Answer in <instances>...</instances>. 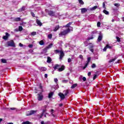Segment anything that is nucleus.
Listing matches in <instances>:
<instances>
[{
  "mask_svg": "<svg viewBox=\"0 0 124 124\" xmlns=\"http://www.w3.org/2000/svg\"><path fill=\"white\" fill-rule=\"evenodd\" d=\"M54 53L55 54H59V53H60L59 60H62V58H63V57H64V55H65L64 52H63V51H62V50H59L58 49L55 50Z\"/></svg>",
  "mask_w": 124,
  "mask_h": 124,
  "instance_id": "f257e3e1",
  "label": "nucleus"
},
{
  "mask_svg": "<svg viewBox=\"0 0 124 124\" xmlns=\"http://www.w3.org/2000/svg\"><path fill=\"white\" fill-rule=\"evenodd\" d=\"M70 32V29L68 28L66 30H63V31H61L59 34V36H65L66 34H68Z\"/></svg>",
  "mask_w": 124,
  "mask_h": 124,
  "instance_id": "f03ea898",
  "label": "nucleus"
},
{
  "mask_svg": "<svg viewBox=\"0 0 124 124\" xmlns=\"http://www.w3.org/2000/svg\"><path fill=\"white\" fill-rule=\"evenodd\" d=\"M7 44V46L10 47H14V48L16 47V46L15 45V43H14V41L13 40H10L8 41Z\"/></svg>",
  "mask_w": 124,
  "mask_h": 124,
  "instance_id": "7ed1b4c3",
  "label": "nucleus"
},
{
  "mask_svg": "<svg viewBox=\"0 0 124 124\" xmlns=\"http://www.w3.org/2000/svg\"><path fill=\"white\" fill-rule=\"evenodd\" d=\"M47 13L48 16H51V17H55V16H56V12L51 10H47Z\"/></svg>",
  "mask_w": 124,
  "mask_h": 124,
  "instance_id": "20e7f679",
  "label": "nucleus"
},
{
  "mask_svg": "<svg viewBox=\"0 0 124 124\" xmlns=\"http://www.w3.org/2000/svg\"><path fill=\"white\" fill-rule=\"evenodd\" d=\"M37 95H38L37 100H38V101H41L43 100V98L44 96H43V94L42 93H38Z\"/></svg>",
  "mask_w": 124,
  "mask_h": 124,
  "instance_id": "39448f33",
  "label": "nucleus"
},
{
  "mask_svg": "<svg viewBox=\"0 0 124 124\" xmlns=\"http://www.w3.org/2000/svg\"><path fill=\"white\" fill-rule=\"evenodd\" d=\"M37 112V110H31V111H28L26 114V116H31V115H34V114H36Z\"/></svg>",
  "mask_w": 124,
  "mask_h": 124,
  "instance_id": "423d86ee",
  "label": "nucleus"
},
{
  "mask_svg": "<svg viewBox=\"0 0 124 124\" xmlns=\"http://www.w3.org/2000/svg\"><path fill=\"white\" fill-rule=\"evenodd\" d=\"M5 34L6 35L5 36H3L2 37V38L4 40H7V39H8V38L10 36V34H9V33H8V32H6Z\"/></svg>",
  "mask_w": 124,
  "mask_h": 124,
  "instance_id": "0eeeda50",
  "label": "nucleus"
},
{
  "mask_svg": "<svg viewBox=\"0 0 124 124\" xmlns=\"http://www.w3.org/2000/svg\"><path fill=\"white\" fill-rule=\"evenodd\" d=\"M59 96L60 97L61 99L62 100H63V99H64L65 98V96L64 95V94L62 93H59L58 94Z\"/></svg>",
  "mask_w": 124,
  "mask_h": 124,
  "instance_id": "6e6552de",
  "label": "nucleus"
},
{
  "mask_svg": "<svg viewBox=\"0 0 124 124\" xmlns=\"http://www.w3.org/2000/svg\"><path fill=\"white\" fill-rule=\"evenodd\" d=\"M81 13L82 14H84V13H86L88 11V9L86 8H82L80 9Z\"/></svg>",
  "mask_w": 124,
  "mask_h": 124,
  "instance_id": "1a4fd4ad",
  "label": "nucleus"
},
{
  "mask_svg": "<svg viewBox=\"0 0 124 124\" xmlns=\"http://www.w3.org/2000/svg\"><path fill=\"white\" fill-rule=\"evenodd\" d=\"M36 22L38 26L41 27L42 26V23L38 19H36Z\"/></svg>",
  "mask_w": 124,
  "mask_h": 124,
  "instance_id": "9d476101",
  "label": "nucleus"
},
{
  "mask_svg": "<svg viewBox=\"0 0 124 124\" xmlns=\"http://www.w3.org/2000/svg\"><path fill=\"white\" fill-rule=\"evenodd\" d=\"M60 67H61V65L58 64H56L53 66L54 70H56V69H58L59 70V68H60Z\"/></svg>",
  "mask_w": 124,
  "mask_h": 124,
  "instance_id": "9b49d317",
  "label": "nucleus"
},
{
  "mask_svg": "<svg viewBox=\"0 0 124 124\" xmlns=\"http://www.w3.org/2000/svg\"><path fill=\"white\" fill-rule=\"evenodd\" d=\"M65 66L64 65H62L61 67H59L58 71L59 72H62V71H63V70H64V68H65Z\"/></svg>",
  "mask_w": 124,
  "mask_h": 124,
  "instance_id": "f8f14e48",
  "label": "nucleus"
},
{
  "mask_svg": "<svg viewBox=\"0 0 124 124\" xmlns=\"http://www.w3.org/2000/svg\"><path fill=\"white\" fill-rule=\"evenodd\" d=\"M63 93H64V95L65 96H66V95H67V94H69V90H64Z\"/></svg>",
  "mask_w": 124,
  "mask_h": 124,
  "instance_id": "ddd939ff",
  "label": "nucleus"
},
{
  "mask_svg": "<svg viewBox=\"0 0 124 124\" xmlns=\"http://www.w3.org/2000/svg\"><path fill=\"white\" fill-rule=\"evenodd\" d=\"M103 36L102 34H100L98 36V39H97V41L98 42H100V41H101V40H102V38H103Z\"/></svg>",
  "mask_w": 124,
  "mask_h": 124,
  "instance_id": "4468645a",
  "label": "nucleus"
},
{
  "mask_svg": "<svg viewBox=\"0 0 124 124\" xmlns=\"http://www.w3.org/2000/svg\"><path fill=\"white\" fill-rule=\"evenodd\" d=\"M60 29V25H57L55 26V28L53 29V31H57Z\"/></svg>",
  "mask_w": 124,
  "mask_h": 124,
  "instance_id": "2eb2a0df",
  "label": "nucleus"
},
{
  "mask_svg": "<svg viewBox=\"0 0 124 124\" xmlns=\"http://www.w3.org/2000/svg\"><path fill=\"white\" fill-rule=\"evenodd\" d=\"M40 70L41 72H42L43 71H46V70H47V68L44 67H42L40 68Z\"/></svg>",
  "mask_w": 124,
  "mask_h": 124,
  "instance_id": "dca6fc26",
  "label": "nucleus"
},
{
  "mask_svg": "<svg viewBox=\"0 0 124 124\" xmlns=\"http://www.w3.org/2000/svg\"><path fill=\"white\" fill-rule=\"evenodd\" d=\"M72 23L73 22H69L67 25L64 26V28H70V25H72Z\"/></svg>",
  "mask_w": 124,
  "mask_h": 124,
  "instance_id": "f3484780",
  "label": "nucleus"
},
{
  "mask_svg": "<svg viewBox=\"0 0 124 124\" xmlns=\"http://www.w3.org/2000/svg\"><path fill=\"white\" fill-rule=\"evenodd\" d=\"M53 95H54V92H50L48 94V98H51L52 96H53Z\"/></svg>",
  "mask_w": 124,
  "mask_h": 124,
  "instance_id": "a211bd4d",
  "label": "nucleus"
},
{
  "mask_svg": "<svg viewBox=\"0 0 124 124\" xmlns=\"http://www.w3.org/2000/svg\"><path fill=\"white\" fill-rule=\"evenodd\" d=\"M97 6H94L93 7L90 8V10L91 11H93V10H95V9H97Z\"/></svg>",
  "mask_w": 124,
  "mask_h": 124,
  "instance_id": "6ab92c4d",
  "label": "nucleus"
},
{
  "mask_svg": "<svg viewBox=\"0 0 124 124\" xmlns=\"http://www.w3.org/2000/svg\"><path fill=\"white\" fill-rule=\"evenodd\" d=\"M51 62H52V59H51V58L50 57H47V62H48V63H50Z\"/></svg>",
  "mask_w": 124,
  "mask_h": 124,
  "instance_id": "aec40b11",
  "label": "nucleus"
},
{
  "mask_svg": "<svg viewBox=\"0 0 124 124\" xmlns=\"http://www.w3.org/2000/svg\"><path fill=\"white\" fill-rule=\"evenodd\" d=\"M115 60H117V57H115V58L114 59H110L109 61H108V62L110 63L111 62H114V61Z\"/></svg>",
  "mask_w": 124,
  "mask_h": 124,
  "instance_id": "412c9836",
  "label": "nucleus"
},
{
  "mask_svg": "<svg viewBox=\"0 0 124 124\" xmlns=\"http://www.w3.org/2000/svg\"><path fill=\"white\" fill-rule=\"evenodd\" d=\"M105 9H105V10L103 11V13H104V14H106V15H109V12L107 11V10Z\"/></svg>",
  "mask_w": 124,
  "mask_h": 124,
  "instance_id": "4be33fe9",
  "label": "nucleus"
},
{
  "mask_svg": "<svg viewBox=\"0 0 124 124\" xmlns=\"http://www.w3.org/2000/svg\"><path fill=\"white\" fill-rule=\"evenodd\" d=\"M15 21L16 22H20V21H21V18L20 17H16L15 18Z\"/></svg>",
  "mask_w": 124,
  "mask_h": 124,
  "instance_id": "5701e85b",
  "label": "nucleus"
},
{
  "mask_svg": "<svg viewBox=\"0 0 124 124\" xmlns=\"http://www.w3.org/2000/svg\"><path fill=\"white\" fill-rule=\"evenodd\" d=\"M52 46H53V44L51 43L48 46H46V48H47V49H48L52 48Z\"/></svg>",
  "mask_w": 124,
  "mask_h": 124,
  "instance_id": "b1692460",
  "label": "nucleus"
},
{
  "mask_svg": "<svg viewBox=\"0 0 124 124\" xmlns=\"http://www.w3.org/2000/svg\"><path fill=\"white\" fill-rule=\"evenodd\" d=\"M25 10H26V7L23 6L19 10V11H25Z\"/></svg>",
  "mask_w": 124,
  "mask_h": 124,
  "instance_id": "393cba45",
  "label": "nucleus"
},
{
  "mask_svg": "<svg viewBox=\"0 0 124 124\" xmlns=\"http://www.w3.org/2000/svg\"><path fill=\"white\" fill-rule=\"evenodd\" d=\"M77 86H78L77 83L73 84L71 87V89H74V88H76V87H77Z\"/></svg>",
  "mask_w": 124,
  "mask_h": 124,
  "instance_id": "a878e982",
  "label": "nucleus"
},
{
  "mask_svg": "<svg viewBox=\"0 0 124 124\" xmlns=\"http://www.w3.org/2000/svg\"><path fill=\"white\" fill-rule=\"evenodd\" d=\"M96 33H97V31H93L91 32L92 36H93V34H96Z\"/></svg>",
  "mask_w": 124,
  "mask_h": 124,
  "instance_id": "bb28decb",
  "label": "nucleus"
},
{
  "mask_svg": "<svg viewBox=\"0 0 124 124\" xmlns=\"http://www.w3.org/2000/svg\"><path fill=\"white\" fill-rule=\"evenodd\" d=\"M1 62H2V63H6V62H7V61H6V60H5L4 59H2Z\"/></svg>",
  "mask_w": 124,
  "mask_h": 124,
  "instance_id": "cd10ccee",
  "label": "nucleus"
},
{
  "mask_svg": "<svg viewBox=\"0 0 124 124\" xmlns=\"http://www.w3.org/2000/svg\"><path fill=\"white\" fill-rule=\"evenodd\" d=\"M39 44H40V45H41V46H42V45H44V41H43V40H41L40 42H39Z\"/></svg>",
  "mask_w": 124,
  "mask_h": 124,
  "instance_id": "c85d7f7f",
  "label": "nucleus"
},
{
  "mask_svg": "<svg viewBox=\"0 0 124 124\" xmlns=\"http://www.w3.org/2000/svg\"><path fill=\"white\" fill-rule=\"evenodd\" d=\"M54 81L55 83H56V85L58 86V81H59V80H58V78H54Z\"/></svg>",
  "mask_w": 124,
  "mask_h": 124,
  "instance_id": "c756f323",
  "label": "nucleus"
},
{
  "mask_svg": "<svg viewBox=\"0 0 124 124\" xmlns=\"http://www.w3.org/2000/svg\"><path fill=\"white\" fill-rule=\"evenodd\" d=\"M114 5L116 7H119V6H121V4L120 3H114Z\"/></svg>",
  "mask_w": 124,
  "mask_h": 124,
  "instance_id": "7c9ffc66",
  "label": "nucleus"
},
{
  "mask_svg": "<svg viewBox=\"0 0 124 124\" xmlns=\"http://www.w3.org/2000/svg\"><path fill=\"white\" fill-rule=\"evenodd\" d=\"M91 67L92 68H95V67H96V65L95 64V63H93L92 64Z\"/></svg>",
  "mask_w": 124,
  "mask_h": 124,
  "instance_id": "2f4dec72",
  "label": "nucleus"
},
{
  "mask_svg": "<svg viewBox=\"0 0 124 124\" xmlns=\"http://www.w3.org/2000/svg\"><path fill=\"white\" fill-rule=\"evenodd\" d=\"M18 30L19 31H23V27L21 26H19Z\"/></svg>",
  "mask_w": 124,
  "mask_h": 124,
  "instance_id": "473e14b6",
  "label": "nucleus"
},
{
  "mask_svg": "<svg viewBox=\"0 0 124 124\" xmlns=\"http://www.w3.org/2000/svg\"><path fill=\"white\" fill-rule=\"evenodd\" d=\"M78 2L80 4H84V1H83V0H78Z\"/></svg>",
  "mask_w": 124,
  "mask_h": 124,
  "instance_id": "72a5a7b5",
  "label": "nucleus"
},
{
  "mask_svg": "<svg viewBox=\"0 0 124 124\" xmlns=\"http://www.w3.org/2000/svg\"><path fill=\"white\" fill-rule=\"evenodd\" d=\"M22 124H31V122L30 121L24 122L22 123Z\"/></svg>",
  "mask_w": 124,
  "mask_h": 124,
  "instance_id": "f704fd0d",
  "label": "nucleus"
},
{
  "mask_svg": "<svg viewBox=\"0 0 124 124\" xmlns=\"http://www.w3.org/2000/svg\"><path fill=\"white\" fill-rule=\"evenodd\" d=\"M47 51H48V49L46 47L44 49H43V52L44 53H47Z\"/></svg>",
  "mask_w": 124,
  "mask_h": 124,
  "instance_id": "c9c22d12",
  "label": "nucleus"
},
{
  "mask_svg": "<svg viewBox=\"0 0 124 124\" xmlns=\"http://www.w3.org/2000/svg\"><path fill=\"white\" fill-rule=\"evenodd\" d=\"M116 39H117V42H121V38H120V37L117 36Z\"/></svg>",
  "mask_w": 124,
  "mask_h": 124,
  "instance_id": "e433bc0d",
  "label": "nucleus"
},
{
  "mask_svg": "<svg viewBox=\"0 0 124 124\" xmlns=\"http://www.w3.org/2000/svg\"><path fill=\"white\" fill-rule=\"evenodd\" d=\"M52 34H49L48 35V38H49V39H52Z\"/></svg>",
  "mask_w": 124,
  "mask_h": 124,
  "instance_id": "4c0bfd02",
  "label": "nucleus"
},
{
  "mask_svg": "<svg viewBox=\"0 0 124 124\" xmlns=\"http://www.w3.org/2000/svg\"><path fill=\"white\" fill-rule=\"evenodd\" d=\"M89 62H87L86 64L83 67V69H85V68H86L87 67V66H88V65H89Z\"/></svg>",
  "mask_w": 124,
  "mask_h": 124,
  "instance_id": "58836bf2",
  "label": "nucleus"
},
{
  "mask_svg": "<svg viewBox=\"0 0 124 124\" xmlns=\"http://www.w3.org/2000/svg\"><path fill=\"white\" fill-rule=\"evenodd\" d=\"M100 25H101V23H100V22L98 21L97 23V27L98 28H99V27H100Z\"/></svg>",
  "mask_w": 124,
  "mask_h": 124,
  "instance_id": "ea45409f",
  "label": "nucleus"
},
{
  "mask_svg": "<svg viewBox=\"0 0 124 124\" xmlns=\"http://www.w3.org/2000/svg\"><path fill=\"white\" fill-rule=\"evenodd\" d=\"M31 14L32 17H35V15L34 14V13H33V12H31Z\"/></svg>",
  "mask_w": 124,
  "mask_h": 124,
  "instance_id": "a19ab883",
  "label": "nucleus"
},
{
  "mask_svg": "<svg viewBox=\"0 0 124 124\" xmlns=\"http://www.w3.org/2000/svg\"><path fill=\"white\" fill-rule=\"evenodd\" d=\"M62 83H66L67 82H68V80L66 79H63L62 80Z\"/></svg>",
  "mask_w": 124,
  "mask_h": 124,
  "instance_id": "79ce46f5",
  "label": "nucleus"
},
{
  "mask_svg": "<svg viewBox=\"0 0 124 124\" xmlns=\"http://www.w3.org/2000/svg\"><path fill=\"white\" fill-rule=\"evenodd\" d=\"M103 8H104V9H106V6L105 5V2L103 3Z\"/></svg>",
  "mask_w": 124,
  "mask_h": 124,
  "instance_id": "37998d69",
  "label": "nucleus"
},
{
  "mask_svg": "<svg viewBox=\"0 0 124 124\" xmlns=\"http://www.w3.org/2000/svg\"><path fill=\"white\" fill-rule=\"evenodd\" d=\"M96 77H97V75L95 74L93 77V80H95L96 79Z\"/></svg>",
  "mask_w": 124,
  "mask_h": 124,
  "instance_id": "c03bdc74",
  "label": "nucleus"
},
{
  "mask_svg": "<svg viewBox=\"0 0 124 124\" xmlns=\"http://www.w3.org/2000/svg\"><path fill=\"white\" fill-rule=\"evenodd\" d=\"M31 35H33V36L36 35V32H34V31L32 32L31 33Z\"/></svg>",
  "mask_w": 124,
  "mask_h": 124,
  "instance_id": "a18cd8bd",
  "label": "nucleus"
},
{
  "mask_svg": "<svg viewBox=\"0 0 124 124\" xmlns=\"http://www.w3.org/2000/svg\"><path fill=\"white\" fill-rule=\"evenodd\" d=\"M82 80H83V82H86V81H87V78H86V77H83L82 78Z\"/></svg>",
  "mask_w": 124,
  "mask_h": 124,
  "instance_id": "49530a36",
  "label": "nucleus"
},
{
  "mask_svg": "<svg viewBox=\"0 0 124 124\" xmlns=\"http://www.w3.org/2000/svg\"><path fill=\"white\" fill-rule=\"evenodd\" d=\"M47 111V109H43L42 112V114H44V113H46V112Z\"/></svg>",
  "mask_w": 124,
  "mask_h": 124,
  "instance_id": "de8ad7c7",
  "label": "nucleus"
},
{
  "mask_svg": "<svg viewBox=\"0 0 124 124\" xmlns=\"http://www.w3.org/2000/svg\"><path fill=\"white\" fill-rule=\"evenodd\" d=\"M91 57H88L87 59V62H91Z\"/></svg>",
  "mask_w": 124,
  "mask_h": 124,
  "instance_id": "09e8293b",
  "label": "nucleus"
},
{
  "mask_svg": "<svg viewBox=\"0 0 124 124\" xmlns=\"http://www.w3.org/2000/svg\"><path fill=\"white\" fill-rule=\"evenodd\" d=\"M28 47H29V48H32V47H33V45L30 44L28 46Z\"/></svg>",
  "mask_w": 124,
  "mask_h": 124,
  "instance_id": "8fccbe9b",
  "label": "nucleus"
},
{
  "mask_svg": "<svg viewBox=\"0 0 124 124\" xmlns=\"http://www.w3.org/2000/svg\"><path fill=\"white\" fill-rule=\"evenodd\" d=\"M106 46H107V49H108V48L109 49H111V47L110 46H109V45H107Z\"/></svg>",
  "mask_w": 124,
  "mask_h": 124,
  "instance_id": "3c124183",
  "label": "nucleus"
},
{
  "mask_svg": "<svg viewBox=\"0 0 124 124\" xmlns=\"http://www.w3.org/2000/svg\"><path fill=\"white\" fill-rule=\"evenodd\" d=\"M106 50H107V47L106 46L103 49L104 52H106Z\"/></svg>",
  "mask_w": 124,
  "mask_h": 124,
  "instance_id": "603ef678",
  "label": "nucleus"
},
{
  "mask_svg": "<svg viewBox=\"0 0 124 124\" xmlns=\"http://www.w3.org/2000/svg\"><path fill=\"white\" fill-rule=\"evenodd\" d=\"M44 116V114L43 113H41V115L40 116V119H42V117Z\"/></svg>",
  "mask_w": 124,
  "mask_h": 124,
  "instance_id": "864d4df0",
  "label": "nucleus"
},
{
  "mask_svg": "<svg viewBox=\"0 0 124 124\" xmlns=\"http://www.w3.org/2000/svg\"><path fill=\"white\" fill-rule=\"evenodd\" d=\"M79 59H80L81 60H83V55H80L79 56Z\"/></svg>",
  "mask_w": 124,
  "mask_h": 124,
  "instance_id": "5fc2aeb1",
  "label": "nucleus"
},
{
  "mask_svg": "<svg viewBox=\"0 0 124 124\" xmlns=\"http://www.w3.org/2000/svg\"><path fill=\"white\" fill-rule=\"evenodd\" d=\"M39 89H40L41 90H42V89H43V87H42L41 84H40Z\"/></svg>",
  "mask_w": 124,
  "mask_h": 124,
  "instance_id": "6e6d98bb",
  "label": "nucleus"
},
{
  "mask_svg": "<svg viewBox=\"0 0 124 124\" xmlns=\"http://www.w3.org/2000/svg\"><path fill=\"white\" fill-rule=\"evenodd\" d=\"M45 124H51V122H50V121H47L45 123Z\"/></svg>",
  "mask_w": 124,
  "mask_h": 124,
  "instance_id": "4d7b16f0",
  "label": "nucleus"
},
{
  "mask_svg": "<svg viewBox=\"0 0 124 124\" xmlns=\"http://www.w3.org/2000/svg\"><path fill=\"white\" fill-rule=\"evenodd\" d=\"M91 39H93V37L92 36L91 37L88 38V40H91Z\"/></svg>",
  "mask_w": 124,
  "mask_h": 124,
  "instance_id": "13d9d810",
  "label": "nucleus"
},
{
  "mask_svg": "<svg viewBox=\"0 0 124 124\" xmlns=\"http://www.w3.org/2000/svg\"><path fill=\"white\" fill-rule=\"evenodd\" d=\"M68 62H71V59L70 58L68 59Z\"/></svg>",
  "mask_w": 124,
  "mask_h": 124,
  "instance_id": "bf43d9fd",
  "label": "nucleus"
},
{
  "mask_svg": "<svg viewBox=\"0 0 124 124\" xmlns=\"http://www.w3.org/2000/svg\"><path fill=\"white\" fill-rule=\"evenodd\" d=\"M91 75H92V73L91 72H89L88 73V76H91Z\"/></svg>",
  "mask_w": 124,
  "mask_h": 124,
  "instance_id": "052dcab7",
  "label": "nucleus"
},
{
  "mask_svg": "<svg viewBox=\"0 0 124 124\" xmlns=\"http://www.w3.org/2000/svg\"><path fill=\"white\" fill-rule=\"evenodd\" d=\"M93 46H90V47H89V49H93Z\"/></svg>",
  "mask_w": 124,
  "mask_h": 124,
  "instance_id": "680f3d73",
  "label": "nucleus"
},
{
  "mask_svg": "<svg viewBox=\"0 0 124 124\" xmlns=\"http://www.w3.org/2000/svg\"><path fill=\"white\" fill-rule=\"evenodd\" d=\"M19 46H20V47H23V45L22 43H19Z\"/></svg>",
  "mask_w": 124,
  "mask_h": 124,
  "instance_id": "e2e57ef3",
  "label": "nucleus"
},
{
  "mask_svg": "<svg viewBox=\"0 0 124 124\" xmlns=\"http://www.w3.org/2000/svg\"><path fill=\"white\" fill-rule=\"evenodd\" d=\"M63 106V104L62 103H61V104H59V107H62Z\"/></svg>",
  "mask_w": 124,
  "mask_h": 124,
  "instance_id": "0e129e2a",
  "label": "nucleus"
},
{
  "mask_svg": "<svg viewBox=\"0 0 124 124\" xmlns=\"http://www.w3.org/2000/svg\"><path fill=\"white\" fill-rule=\"evenodd\" d=\"M47 77H48V74H45V78H47Z\"/></svg>",
  "mask_w": 124,
  "mask_h": 124,
  "instance_id": "69168bd1",
  "label": "nucleus"
},
{
  "mask_svg": "<svg viewBox=\"0 0 124 124\" xmlns=\"http://www.w3.org/2000/svg\"><path fill=\"white\" fill-rule=\"evenodd\" d=\"M89 50H90V51H91L92 53H93V48H90Z\"/></svg>",
  "mask_w": 124,
  "mask_h": 124,
  "instance_id": "338daca9",
  "label": "nucleus"
},
{
  "mask_svg": "<svg viewBox=\"0 0 124 124\" xmlns=\"http://www.w3.org/2000/svg\"><path fill=\"white\" fill-rule=\"evenodd\" d=\"M41 124H45V123H44V121H42Z\"/></svg>",
  "mask_w": 124,
  "mask_h": 124,
  "instance_id": "774afa93",
  "label": "nucleus"
}]
</instances>
